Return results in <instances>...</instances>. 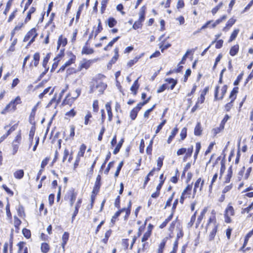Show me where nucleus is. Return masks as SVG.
Returning a JSON list of instances; mask_svg holds the SVG:
<instances>
[{
	"instance_id": "f257e3e1",
	"label": "nucleus",
	"mask_w": 253,
	"mask_h": 253,
	"mask_svg": "<svg viewBox=\"0 0 253 253\" xmlns=\"http://www.w3.org/2000/svg\"><path fill=\"white\" fill-rule=\"evenodd\" d=\"M218 224L216 222L215 212L214 210L211 211V215L210 217L206 227L207 232H209V240L212 241L215 236Z\"/></svg>"
},
{
	"instance_id": "f03ea898",
	"label": "nucleus",
	"mask_w": 253,
	"mask_h": 253,
	"mask_svg": "<svg viewBox=\"0 0 253 253\" xmlns=\"http://www.w3.org/2000/svg\"><path fill=\"white\" fill-rule=\"evenodd\" d=\"M21 103L20 96H17L14 99L11 100L1 111V114H5L10 111H15L16 109V105Z\"/></svg>"
},
{
	"instance_id": "7ed1b4c3",
	"label": "nucleus",
	"mask_w": 253,
	"mask_h": 253,
	"mask_svg": "<svg viewBox=\"0 0 253 253\" xmlns=\"http://www.w3.org/2000/svg\"><path fill=\"white\" fill-rule=\"evenodd\" d=\"M37 35L38 34L36 32V29L35 28H33L25 35L23 39V42H26L31 39L29 42V45H30L34 42L35 39Z\"/></svg>"
},
{
	"instance_id": "20e7f679",
	"label": "nucleus",
	"mask_w": 253,
	"mask_h": 253,
	"mask_svg": "<svg viewBox=\"0 0 253 253\" xmlns=\"http://www.w3.org/2000/svg\"><path fill=\"white\" fill-rule=\"evenodd\" d=\"M235 214V211L233 207L229 204L225 210V221L226 223H230L231 219L230 218L231 216H234Z\"/></svg>"
},
{
	"instance_id": "39448f33",
	"label": "nucleus",
	"mask_w": 253,
	"mask_h": 253,
	"mask_svg": "<svg viewBox=\"0 0 253 253\" xmlns=\"http://www.w3.org/2000/svg\"><path fill=\"white\" fill-rule=\"evenodd\" d=\"M237 92V91L235 88H234L231 92L230 96H229V99L231 100L230 102L227 103L225 106V110L227 111H229L231 109V108L232 106V103L234 101V100L235 99V98H236Z\"/></svg>"
},
{
	"instance_id": "423d86ee",
	"label": "nucleus",
	"mask_w": 253,
	"mask_h": 253,
	"mask_svg": "<svg viewBox=\"0 0 253 253\" xmlns=\"http://www.w3.org/2000/svg\"><path fill=\"white\" fill-rule=\"evenodd\" d=\"M192 188V186L191 185H188L183 191L180 199V202L181 204H183L185 198H186L187 196L189 197L190 196Z\"/></svg>"
},
{
	"instance_id": "0eeeda50",
	"label": "nucleus",
	"mask_w": 253,
	"mask_h": 253,
	"mask_svg": "<svg viewBox=\"0 0 253 253\" xmlns=\"http://www.w3.org/2000/svg\"><path fill=\"white\" fill-rule=\"evenodd\" d=\"M123 212H126V214L124 217L125 220L127 219V218L130 214V210L129 209L123 208L122 210L118 211L115 213L114 216L112 217L111 220H113V219L117 218L120 215V214Z\"/></svg>"
},
{
	"instance_id": "6e6552de",
	"label": "nucleus",
	"mask_w": 253,
	"mask_h": 253,
	"mask_svg": "<svg viewBox=\"0 0 253 253\" xmlns=\"http://www.w3.org/2000/svg\"><path fill=\"white\" fill-rule=\"evenodd\" d=\"M219 86H216L215 89V92H214V99L215 100H218V99H222L223 98L225 94L226 93L227 89V86L226 85H224L221 88V96L219 97H217L218 95V91Z\"/></svg>"
},
{
	"instance_id": "1a4fd4ad",
	"label": "nucleus",
	"mask_w": 253,
	"mask_h": 253,
	"mask_svg": "<svg viewBox=\"0 0 253 253\" xmlns=\"http://www.w3.org/2000/svg\"><path fill=\"white\" fill-rule=\"evenodd\" d=\"M204 183V181L203 180H202L201 178H199L197 179V180L196 181L195 185H194V188L193 190V194L194 195L196 193L198 189L199 188V191H201L203 186Z\"/></svg>"
},
{
	"instance_id": "9d476101",
	"label": "nucleus",
	"mask_w": 253,
	"mask_h": 253,
	"mask_svg": "<svg viewBox=\"0 0 253 253\" xmlns=\"http://www.w3.org/2000/svg\"><path fill=\"white\" fill-rule=\"evenodd\" d=\"M81 93V89L77 88L69 93L67 96V98L71 97V99H72V101H74L80 95Z\"/></svg>"
},
{
	"instance_id": "9b49d317",
	"label": "nucleus",
	"mask_w": 253,
	"mask_h": 253,
	"mask_svg": "<svg viewBox=\"0 0 253 253\" xmlns=\"http://www.w3.org/2000/svg\"><path fill=\"white\" fill-rule=\"evenodd\" d=\"M91 63L90 60H83L80 63L78 71H81L84 68L87 69L90 67Z\"/></svg>"
},
{
	"instance_id": "f8f14e48",
	"label": "nucleus",
	"mask_w": 253,
	"mask_h": 253,
	"mask_svg": "<svg viewBox=\"0 0 253 253\" xmlns=\"http://www.w3.org/2000/svg\"><path fill=\"white\" fill-rule=\"evenodd\" d=\"M67 40L66 38L63 37L62 35H60L58 40L57 42V49H59V47L60 46H62V48H64V46L67 44Z\"/></svg>"
},
{
	"instance_id": "ddd939ff",
	"label": "nucleus",
	"mask_w": 253,
	"mask_h": 253,
	"mask_svg": "<svg viewBox=\"0 0 253 253\" xmlns=\"http://www.w3.org/2000/svg\"><path fill=\"white\" fill-rule=\"evenodd\" d=\"M17 246L18 247V253H28V248L26 246V243L25 242H19Z\"/></svg>"
},
{
	"instance_id": "4468645a",
	"label": "nucleus",
	"mask_w": 253,
	"mask_h": 253,
	"mask_svg": "<svg viewBox=\"0 0 253 253\" xmlns=\"http://www.w3.org/2000/svg\"><path fill=\"white\" fill-rule=\"evenodd\" d=\"M142 108L141 106H139L138 104L136 107L134 108L130 112V117L131 120H134L137 117L138 111Z\"/></svg>"
},
{
	"instance_id": "2eb2a0df",
	"label": "nucleus",
	"mask_w": 253,
	"mask_h": 253,
	"mask_svg": "<svg viewBox=\"0 0 253 253\" xmlns=\"http://www.w3.org/2000/svg\"><path fill=\"white\" fill-rule=\"evenodd\" d=\"M100 180L101 177L98 175L96 177L95 185L92 190L93 194H97L99 191L100 187Z\"/></svg>"
},
{
	"instance_id": "dca6fc26",
	"label": "nucleus",
	"mask_w": 253,
	"mask_h": 253,
	"mask_svg": "<svg viewBox=\"0 0 253 253\" xmlns=\"http://www.w3.org/2000/svg\"><path fill=\"white\" fill-rule=\"evenodd\" d=\"M114 56L112 57V59L110 61V62L108 63V67L109 66H111L113 64H114L117 61L119 58V48L118 47H116L114 49Z\"/></svg>"
},
{
	"instance_id": "f3484780",
	"label": "nucleus",
	"mask_w": 253,
	"mask_h": 253,
	"mask_svg": "<svg viewBox=\"0 0 253 253\" xmlns=\"http://www.w3.org/2000/svg\"><path fill=\"white\" fill-rule=\"evenodd\" d=\"M69 57V60L65 63V66H69L72 64L74 63L76 60V56L71 52L68 53Z\"/></svg>"
},
{
	"instance_id": "a211bd4d",
	"label": "nucleus",
	"mask_w": 253,
	"mask_h": 253,
	"mask_svg": "<svg viewBox=\"0 0 253 253\" xmlns=\"http://www.w3.org/2000/svg\"><path fill=\"white\" fill-rule=\"evenodd\" d=\"M54 88H51V87H48L44 89L42 92L40 93L39 95V97L42 99L46 94L49 92V95H51L53 93Z\"/></svg>"
},
{
	"instance_id": "6ab92c4d",
	"label": "nucleus",
	"mask_w": 253,
	"mask_h": 253,
	"mask_svg": "<svg viewBox=\"0 0 253 253\" xmlns=\"http://www.w3.org/2000/svg\"><path fill=\"white\" fill-rule=\"evenodd\" d=\"M24 174V172L23 169H18L13 173L14 177L17 179H22Z\"/></svg>"
},
{
	"instance_id": "aec40b11",
	"label": "nucleus",
	"mask_w": 253,
	"mask_h": 253,
	"mask_svg": "<svg viewBox=\"0 0 253 253\" xmlns=\"http://www.w3.org/2000/svg\"><path fill=\"white\" fill-rule=\"evenodd\" d=\"M168 238H164L162 241L161 242L160 244L159 245V248L157 250V253H163V249H164L166 243L167 241Z\"/></svg>"
},
{
	"instance_id": "412c9836",
	"label": "nucleus",
	"mask_w": 253,
	"mask_h": 253,
	"mask_svg": "<svg viewBox=\"0 0 253 253\" xmlns=\"http://www.w3.org/2000/svg\"><path fill=\"white\" fill-rule=\"evenodd\" d=\"M111 105V102H107L105 105V107L108 113V120L109 121H111L112 120L113 117Z\"/></svg>"
},
{
	"instance_id": "4be33fe9",
	"label": "nucleus",
	"mask_w": 253,
	"mask_h": 253,
	"mask_svg": "<svg viewBox=\"0 0 253 253\" xmlns=\"http://www.w3.org/2000/svg\"><path fill=\"white\" fill-rule=\"evenodd\" d=\"M139 87L138 78L133 83L132 85L130 87L131 91L133 93L134 95L137 93V90Z\"/></svg>"
},
{
	"instance_id": "5701e85b",
	"label": "nucleus",
	"mask_w": 253,
	"mask_h": 253,
	"mask_svg": "<svg viewBox=\"0 0 253 253\" xmlns=\"http://www.w3.org/2000/svg\"><path fill=\"white\" fill-rule=\"evenodd\" d=\"M177 132H178L177 127H175V128H174L173 129V130L171 132L170 135H169V138L168 139L167 142L168 144H170L171 143V141L172 140L173 138L175 137V136L176 134V133H177Z\"/></svg>"
},
{
	"instance_id": "b1692460",
	"label": "nucleus",
	"mask_w": 253,
	"mask_h": 253,
	"mask_svg": "<svg viewBox=\"0 0 253 253\" xmlns=\"http://www.w3.org/2000/svg\"><path fill=\"white\" fill-rule=\"evenodd\" d=\"M165 82H167V83L170 84H171V85L170 86V88L171 90H172L174 88V87H175V85L177 83V80H174V79H172V78L166 79H165Z\"/></svg>"
},
{
	"instance_id": "393cba45",
	"label": "nucleus",
	"mask_w": 253,
	"mask_h": 253,
	"mask_svg": "<svg viewBox=\"0 0 253 253\" xmlns=\"http://www.w3.org/2000/svg\"><path fill=\"white\" fill-rule=\"evenodd\" d=\"M202 129L200 123H198L194 129V134L197 136L201 135Z\"/></svg>"
},
{
	"instance_id": "a878e982",
	"label": "nucleus",
	"mask_w": 253,
	"mask_h": 253,
	"mask_svg": "<svg viewBox=\"0 0 253 253\" xmlns=\"http://www.w3.org/2000/svg\"><path fill=\"white\" fill-rule=\"evenodd\" d=\"M35 130H36V128L35 126H33L31 127V130L29 132V139L30 141V147L31 146V145L32 144V142L33 141V138H34V136L35 134Z\"/></svg>"
},
{
	"instance_id": "bb28decb",
	"label": "nucleus",
	"mask_w": 253,
	"mask_h": 253,
	"mask_svg": "<svg viewBox=\"0 0 253 253\" xmlns=\"http://www.w3.org/2000/svg\"><path fill=\"white\" fill-rule=\"evenodd\" d=\"M81 203H82V200L81 199H78V200L76 204V206H75V211H74L73 216H72V220H73L74 219L75 217L77 215V213H78L79 209L80 207Z\"/></svg>"
},
{
	"instance_id": "cd10ccee",
	"label": "nucleus",
	"mask_w": 253,
	"mask_h": 253,
	"mask_svg": "<svg viewBox=\"0 0 253 253\" xmlns=\"http://www.w3.org/2000/svg\"><path fill=\"white\" fill-rule=\"evenodd\" d=\"M232 167H230L227 171V174L225 177V183H229L230 181V179L232 176Z\"/></svg>"
},
{
	"instance_id": "c85d7f7f",
	"label": "nucleus",
	"mask_w": 253,
	"mask_h": 253,
	"mask_svg": "<svg viewBox=\"0 0 253 253\" xmlns=\"http://www.w3.org/2000/svg\"><path fill=\"white\" fill-rule=\"evenodd\" d=\"M69 237V234L68 232H65L62 236V246L64 249L65 245L66 244Z\"/></svg>"
},
{
	"instance_id": "c756f323",
	"label": "nucleus",
	"mask_w": 253,
	"mask_h": 253,
	"mask_svg": "<svg viewBox=\"0 0 253 253\" xmlns=\"http://www.w3.org/2000/svg\"><path fill=\"white\" fill-rule=\"evenodd\" d=\"M36 9L34 7H31L28 11L26 17L25 19V23H27L31 18V14L35 12Z\"/></svg>"
},
{
	"instance_id": "7c9ffc66",
	"label": "nucleus",
	"mask_w": 253,
	"mask_h": 253,
	"mask_svg": "<svg viewBox=\"0 0 253 253\" xmlns=\"http://www.w3.org/2000/svg\"><path fill=\"white\" fill-rule=\"evenodd\" d=\"M239 47L238 44L232 46L229 51L230 54L233 56H235L238 53L239 51Z\"/></svg>"
},
{
	"instance_id": "2f4dec72",
	"label": "nucleus",
	"mask_w": 253,
	"mask_h": 253,
	"mask_svg": "<svg viewBox=\"0 0 253 253\" xmlns=\"http://www.w3.org/2000/svg\"><path fill=\"white\" fill-rule=\"evenodd\" d=\"M239 31H240V30L239 29H236L233 31V32L232 33V34L230 36V39L228 41L229 42H232L236 39L238 33H239Z\"/></svg>"
},
{
	"instance_id": "473e14b6",
	"label": "nucleus",
	"mask_w": 253,
	"mask_h": 253,
	"mask_svg": "<svg viewBox=\"0 0 253 253\" xmlns=\"http://www.w3.org/2000/svg\"><path fill=\"white\" fill-rule=\"evenodd\" d=\"M107 23L109 27L112 28L117 24V21L115 18L109 17L107 20Z\"/></svg>"
},
{
	"instance_id": "72a5a7b5",
	"label": "nucleus",
	"mask_w": 253,
	"mask_h": 253,
	"mask_svg": "<svg viewBox=\"0 0 253 253\" xmlns=\"http://www.w3.org/2000/svg\"><path fill=\"white\" fill-rule=\"evenodd\" d=\"M193 151V147L191 146L190 147L186 149V154L184 157V161H185L187 158L190 157L192 156Z\"/></svg>"
},
{
	"instance_id": "f704fd0d",
	"label": "nucleus",
	"mask_w": 253,
	"mask_h": 253,
	"mask_svg": "<svg viewBox=\"0 0 253 253\" xmlns=\"http://www.w3.org/2000/svg\"><path fill=\"white\" fill-rule=\"evenodd\" d=\"M245 167H243L238 172L237 176V180L238 181L244 179Z\"/></svg>"
},
{
	"instance_id": "c9c22d12",
	"label": "nucleus",
	"mask_w": 253,
	"mask_h": 253,
	"mask_svg": "<svg viewBox=\"0 0 253 253\" xmlns=\"http://www.w3.org/2000/svg\"><path fill=\"white\" fill-rule=\"evenodd\" d=\"M124 141V140L123 138H122L121 139V140L119 142V143H118V144L117 145L115 149H114V151H113V154H117L120 151L122 145H123V143Z\"/></svg>"
},
{
	"instance_id": "e433bc0d",
	"label": "nucleus",
	"mask_w": 253,
	"mask_h": 253,
	"mask_svg": "<svg viewBox=\"0 0 253 253\" xmlns=\"http://www.w3.org/2000/svg\"><path fill=\"white\" fill-rule=\"evenodd\" d=\"M139 18L137 21L142 23L145 19V8L144 7L141 8L139 12Z\"/></svg>"
},
{
	"instance_id": "4c0bfd02",
	"label": "nucleus",
	"mask_w": 253,
	"mask_h": 253,
	"mask_svg": "<svg viewBox=\"0 0 253 253\" xmlns=\"http://www.w3.org/2000/svg\"><path fill=\"white\" fill-rule=\"evenodd\" d=\"M106 85L102 82L98 83L96 86L97 88H99V91L100 93H102L103 90L106 88Z\"/></svg>"
},
{
	"instance_id": "58836bf2",
	"label": "nucleus",
	"mask_w": 253,
	"mask_h": 253,
	"mask_svg": "<svg viewBox=\"0 0 253 253\" xmlns=\"http://www.w3.org/2000/svg\"><path fill=\"white\" fill-rule=\"evenodd\" d=\"M207 211H208V208L207 207L205 208L202 210V211L201 212L200 215L198 216V217L197 218V222H198V223H200L201 222L202 220L204 218V216H205Z\"/></svg>"
},
{
	"instance_id": "ea45409f",
	"label": "nucleus",
	"mask_w": 253,
	"mask_h": 253,
	"mask_svg": "<svg viewBox=\"0 0 253 253\" xmlns=\"http://www.w3.org/2000/svg\"><path fill=\"white\" fill-rule=\"evenodd\" d=\"M49 250V246L47 243H42L41 245V251L43 253H46Z\"/></svg>"
},
{
	"instance_id": "a19ab883",
	"label": "nucleus",
	"mask_w": 253,
	"mask_h": 253,
	"mask_svg": "<svg viewBox=\"0 0 253 253\" xmlns=\"http://www.w3.org/2000/svg\"><path fill=\"white\" fill-rule=\"evenodd\" d=\"M224 127L222 126L221 127V126L220 125L219 127H215L212 129V133L214 135H216L217 134L220 132L222 130H223Z\"/></svg>"
},
{
	"instance_id": "79ce46f5",
	"label": "nucleus",
	"mask_w": 253,
	"mask_h": 253,
	"mask_svg": "<svg viewBox=\"0 0 253 253\" xmlns=\"http://www.w3.org/2000/svg\"><path fill=\"white\" fill-rule=\"evenodd\" d=\"M33 58H34V65L36 67L39 64V60H40V54L38 52L36 53L34 55Z\"/></svg>"
},
{
	"instance_id": "37998d69",
	"label": "nucleus",
	"mask_w": 253,
	"mask_h": 253,
	"mask_svg": "<svg viewBox=\"0 0 253 253\" xmlns=\"http://www.w3.org/2000/svg\"><path fill=\"white\" fill-rule=\"evenodd\" d=\"M151 234V230H148L143 235V237H142V238L141 239V241L142 242H144L146 241H147L148 239V238L150 237Z\"/></svg>"
},
{
	"instance_id": "c03bdc74",
	"label": "nucleus",
	"mask_w": 253,
	"mask_h": 253,
	"mask_svg": "<svg viewBox=\"0 0 253 253\" xmlns=\"http://www.w3.org/2000/svg\"><path fill=\"white\" fill-rule=\"evenodd\" d=\"M64 48H61L60 52L57 55L56 57L54 58V61L57 60V62H59L60 58H62L64 55Z\"/></svg>"
},
{
	"instance_id": "a18cd8bd",
	"label": "nucleus",
	"mask_w": 253,
	"mask_h": 253,
	"mask_svg": "<svg viewBox=\"0 0 253 253\" xmlns=\"http://www.w3.org/2000/svg\"><path fill=\"white\" fill-rule=\"evenodd\" d=\"M21 140V131H19L13 141V143L19 144Z\"/></svg>"
},
{
	"instance_id": "49530a36",
	"label": "nucleus",
	"mask_w": 253,
	"mask_h": 253,
	"mask_svg": "<svg viewBox=\"0 0 253 253\" xmlns=\"http://www.w3.org/2000/svg\"><path fill=\"white\" fill-rule=\"evenodd\" d=\"M12 0H9L7 1V2L6 3L5 9L4 11H3V14L4 15H6L7 12L10 10V8L12 5Z\"/></svg>"
},
{
	"instance_id": "de8ad7c7",
	"label": "nucleus",
	"mask_w": 253,
	"mask_h": 253,
	"mask_svg": "<svg viewBox=\"0 0 253 253\" xmlns=\"http://www.w3.org/2000/svg\"><path fill=\"white\" fill-rule=\"evenodd\" d=\"M102 30V27L101 26V21L100 19H98V24L97 29L96 30V31L95 32L94 38Z\"/></svg>"
},
{
	"instance_id": "09e8293b",
	"label": "nucleus",
	"mask_w": 253,
	"mask_h": 253,
	"mask_svg": "<svg viewBox=\"0 0 253 253\" xmlns=\"http://www.w3.org/2000/svg\"><path fill=\"white\" fill-rule=\"evenodd\" d=\"M22 233L23 235L27 239H29L31 237V231L28 229H23L22 230Z\"/></svg>"
},
{
	"instance_id": "8fccbe9b",
	"label": "nucleus",
	"mask_w": 253,
	"mask_h": 253,
	"mask_svg": "<svg viewBox=\"0 0 253 253\" xmlns=\"http://www.w3.org/2000/svg\"><path fill=\"white\" fill-rule=\"evenodd\" d=\"M92 117L91 114L90 112H87L84 117V124L87 125L89 123V119Z\"/></svg>"
},
{
	"instance_id": "3c124183",
	"label": "nucleus",
	"mask_w": 253,
	"mask_h": 253,
	"mask_svg": "<svg viewBox=\"0 0 253 253\" xmlns=\"http://www.w3.org/2000/svg\"><path fill=\"white\" fill-rule=\"evenodd\" d=\"M180 135L181 140H183L186 138L187 135V129L186 127H184L182 129Z\"/></svg>"
},
{
	"instance_id": "603ef678",
	"label": "nucleus",
	"mask_w": 253,
	"mask_h": 253,
	"mask_svg": "<svg viewBox=\"0 0 253 253\" xmlns=\"http://www.w3.org/2000/svg\"><path fill=\"white\" fill-rule=\"evenodd\" d=\"M140 56L139 57H135L133 59L130 60L128 63H127V66L129 67H131L133 65H134L135 63H136L139 59L140 58Z\"/></svg>"
},
{
	"instance_id": "864d4df0",
	"label": "nucleus",
	"mask_w": 253,
	"mask_h": 253,
	"mask_svg": "<svg viewBox=\"0 0 253 253\" xmlns=\"http://www.w3.org/2000/svg\"><path fill=\"white\" fill-rule=\"evenodd\" d=\"M21 223V220L19 219H18V218L17 216H14V226L16 228H17V229H18V227L20 226Z\"/></svg>"
},
{
	"instance_id": "5fc2aeb1",
	"label": "nucleus",
	"mask_w": 253,
	"mask_h": 253,
	"mask_svg": "<svg viewBox=\"0 0 253 253\" xmlns=\"http://www.w3.org/2000/svg\"><path fill=\"white\" fill-rule=\"evenodd\" d=\"M172 215H170L168 218L166 219V220L160 225V227L161 228H163L165 227L168 223L171 220Z\"/></svg>"
},
{
	"instance_id": "6e6d98bb",
	"label": "nucleus",
	"mask_w": 253,
	"mask_h": 253,
	"mask_svg": "<svg viewBox=\"0 0 253 253\" xmlns=\"http://www.w3.org/2000/svg\"><path fill=\"white\" fill-rule=\"evenodd\" d=\"M5 210L7 217L9 218H11L12 215L10 211V204L8 202L6 206Z\"/></svg>"
},
{
	"instance_id": "4d7b16f0",
	"label": "nucleus",
	"mask_w": 253,
	"mask_h": 253,
	"mask_svg": "<svg viewBox=\"0 0 253 253\" xmlns=\"http://www.w3.org/2000/svg\"><path fill=\"white\" fill-rule=\"evenodd\" d=\"M111 232L110 230H108L106 232V233L105 234V238L102 239V242L103 243H104L105 244L107 243L108 238L110 237V236L111 235Z\"/></svg>"
},
{
	"instance_id": "13d9d810",
	"label": "nucleus",
	"mask_w": 253,
	"mask_h": 253,
	"mask_svg": "<svg viewBox=\"0 0 253 253\" xmlns=\"http://www.w3.org/2000/svg\"><path fill=\"white\" fill-rule=\"evenodd\" d=\"M166 123V120H164L162 121V122L157 126V128L156 130V134H157L159 132V131L161 130V129L162 128L163 126H164V125Z\"/></svg>"
},
{
	"instance_id": "bf43d9fd",
	"label": "nucleus",
	"mask_w": 253,
	"mask_h": 253,
	"mask_svg": "<svg viewBox=\"0 0 253 253\" xmlns=\"http://www.w3.org/2000/svg\"><path fill=\"white\" fill-rule=\"evenodd\" d=\"M163 159L161 157H159L157 159V167H158L157 170L158 171H159L160 169L163 166Z\"/></svg>"
},
{
	"instance_id": "052dcab7",
	"label": "nucleus",
	"mask_w": 253,
	"mask_h": 253,
	"mask_svg": "<svg viewBox=\"0 0 253 253\" xmlns=\"http://www.w3.org/2000/svg\"><path fill=\"white\" fill-rule=\"evenodd\" d=\"M205 94H201L200 97H199L197 102L196 103H198V105H199V104H202L204 103L205 100Z\"/></svg>"
},
{
	"instance_id": "680f3d73",
	"label": "nucleus",
	"mask_w": 253,
	"mask_h": 253,
	"mask_svg": "<svg viewBox=\"0 0 253 253\" xmlns=\"http://www.w3.org/2000/svg\"><path fill=\"white\" fill-rule=\"evenodd\" d=\"M155 106L156 105H154L151 108L147 110L144 114V117L145 118H148L150 113L153 111V110L155 108Z\"/></svg>"
},
{
	"instance_id": "e2e57ef3",
	"label": "nucleus",
	"mask_w": 253,
	"mask_h": 253,
	"mask_svg": "<svg viewBox=\"0 0 253 253\" xmlns=\"http://www.w3.org/2000/svg\"><path fill=\"white\" fill-rule=\"evenodd\" d=\"M76 114V112L74 109H71L69 112L66 113L65 115L69 117H74Z\"/></svg>"
},
{
	"instance_id": "0e129e2a",
	"label": "nucleus",
	"mask_w": 253,
	"mask_h": 253,
	"mask_svg": "<svg viewBox=\"0 0 253 253\" xmlns=\"http://www.w3.org/2000/svg\"><path fill=\"white\" fill-rule=\"evenodd\" d=\"M236 20L233 18H231L228 20L226 24L227 26H229V28L231 27L233 24L236 22Z\"/></svg>"
},
{
	"instance_id": "69168bd1",
	"label": "nucleus",
	"mask_w": 253,
	"mask_h": 253,
	"mask_svg": "<svg viewBox=\"0 0 253 253\" xmlns=\"http://www.w3.org/2000/svg\"><path fill=\"white\" fill-rule=\"evenodd\" d=\"M229 118H230V117L227 114L224 116V118L221 121V123L220 124L221 126V127L222 126L224 127V125H225V123L229 119Z\"/></svg>"
},
{
	"instance_id": "338daca9",
	"label": "nucleus",
	"mask_w": 253,
	"mask_h": 253,
	"mask_svg": "<svg viewBox=\"0 0 253 253\" xmlns=\"http://www.w3.org/2000/svg\"><path fill=\"white\" fill-rule=\"evenodd\" d=\"M141 26H142V23L138 21H137L135 22V23L133 24V25L132 26V28L136 30V29L141 28Z\"/></svg>"
},
{
	"instance_id": "774afa93",
	"label": "nucleus",
	"mask_w": 253,
	"mask_h": 253,
	"mask_svg": "<svg viewBox=\"0 0 253 253\" xmlns=\"http://www.w3.org/2000/svg\"><path fill=\"white\" fill-rule=\"evenodd\" d=\"M215 42H216L215 47L217 49H219V48H220L222 46L223 41L222 40H216Z\"/></svg>"
}]
</instances>
